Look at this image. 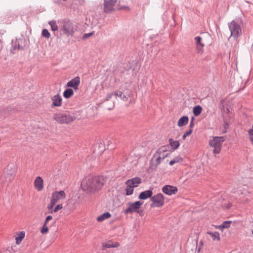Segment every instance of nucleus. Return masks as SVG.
Instances as JSON below:
<instances>
[{
    "label": "nucleus",
    "instance_id": "1",
    "mask_svg": "<svg viewBox=\"0 0 253 253\" xmlns=\"http://www.w3.org/2000/svg\"><path fill=\"white\" fill-rule=\"evenodd\" d=\"M106 183V179L102 176H86L81 183V187L83 191L87 193H92L101 189Z\"/></svg>",
    "mask_w": 253,
    "mask_h": 253
},
{
    "label": "nucleus",
    "instance_id": "2",
    "mask_svg": "<svg viewBox=\"0 0 253 253\" xmlns=\"http://www.w3.org/2000/svg\"><path fill=\"white\" fill-rule=\"evenodd\" d=\"M169 155V152L165 146L159 148L154 154L151 161L150 168L155 169L156 167Z\"/></svg>",
    "mask_w": 253,
    "mask_h": 253
},
{
    "label": "nucleus",
    "instance_id": "3",
    "mask_svg": "<svg viewBox=\"0 0 253 253\" xmlns=\"http://www.w3.org/2000/svg\"><path fill=\"white\" fill-rule=\"evenodd\" d=\"M76 119L75 115L66 113H56L53 116V119L60 124H69Z\"/></svg>",
    "mask_w": 253,
    "mask_h": 253
},
{
    "label": "nucleus",
    "instance_id": "4",
    "mask_svg": "<svg viewBox=\"0 0 253 253\" xmlns=\"http://www.w3.org/2000/svg\"><path fill=\"white\" fill-rule=\"evenodd\" d=\"M228 28L231 32V37L237 40L238 38L242 35V30L241 26L235 20H232L228 24Z\"/></svg>",
    "mask_w": 253,
    "mask_h": 253
},
{
    "label": "nucleus",
    "instance_id": "5",
    "mask_svg": "<svg viewBox=\"0 0 253 253\" xmlns=\"http://www.w3.org/2000/svg\"><path fill=\"white\" fill-rule=\"evenodd\" d=\"M142 204L143 202L140 201H136L134 203H128L127 204V207L125 210L124 212L125 214L137 212L139 214H141L143 212V211L139 210V208Z\"/></svg>",
    "mask_w": 253,
    "mask_h": 253
},
{
    "label": "nucleus",
    "instance_id": "6",
    "mask_svg": "<svg viewBox=\"0 0 253 253\" xmlns=\"http://www.w3.org/2000/svg\"><path fill=\"white\" fill-rule=\"evenodd\" d=\"M225 139L224 137L215 136L213 137L212 139L210 140L209 144L212 147H214L213 151V153L218 154L220 153L221 149V146L222 143L224 141Z\"/></svg>",
    "mask_w": 253,
    "mask_h": 253
},
{
    "label": "nucleus",
    "instance_id": "7",
    "mask_svg": "<svg viewBox=\"0 0 253 253\" xmlns=\"http://www.w3.org/2000/svg\"><path fill=\"white\" fill-rule=\"evenodd\" d=\"M16 172V168L14 166L8 165L4 174L3 182L10 183L14 179Z\"/></svg>",
    "mask_w": 253,
    "mask_h": 253
},
{
    "label": "nucleus",
    "instance_id": "8",
    "mask_svg": "<svg viewBox=\"0 0 253 253\" xmlns=\"http://www.w3.org/2000/svg\"><path fill=\"white\" fill-rule=\"evenodd\" d=\"M66 194L64 191H55L52 194L50 204L48 206V210H51L58 201L65 199Z\"/></svg>",
    "mask_w": 253,
    "mask_h": 253
},
{
    "label": "nucleus",
    "instance_id": "9",
    "mask_svg": "<svg viewBox=\"0 0 253 253\" xmlns=\"http://www.w3.org/2000/svg\"><path fill=\"white\" fill-rule=\"evenodd\" d=\"M151 207L160 208L164 205V197L162 193H158L151 198Z\"/></svg>",
    "mask_w": 253,
    "mask_h": 253
},
{
    "label": "nucleus",
    "instance_id": "10",
    "mask_svg": "<svg viewBox=\"0 0 253 253\" xmlns=\"http://www.w3.org/2000/svg\"><path fill=\"white\" fill-rule=\"evenodd\" d=\"M61 30L68 36H73L74 32L72 24L68 20L63 21Z\"/></svg>",
    "mask_w": 253,
    "mask_h": 253
},
{
    "label": "nucleus",
    "instance_id": "11",
    "mask_svg": "<svg viewBox=\"0 0 253 253\" xmlns=\"http://www.w3.org/2000/svg\"><path fill=\"white\" fill-rule=\"evenodd\" d=\"M117 0H104V11L105 13H110L114 10L115 6Z\"/></svg>",
    "mask_w": 253,
    "mask_h": 253
},
{
    "label": "nucleus",
    "instance_id": "12",
    "mask_svg": "<svg viewBox=\"0 0 253 253\" xmlns=\"http://www.w3.org/2000/svg\"><path fill=\"white\" fill-rule=\"evenodd\" d=\"M162 191L167 195H172V194H176L178 191V189L176 187L166 185L163 187Z\"/></svg>",
    "mask_w": 253,
    "mask_h": 253
},
{
    "label": "nucleus",
    "instance_id": "13",
    "mask_svg": "<svg viewBox=\"0 0 253 253\" xmlns=\"http://www.w3.org/2000/svg\"><path fill=\"white\" fill-rule=\"evenodd\" d=\"M80 84V78L79 77H76L70 81H69L66 86L67 87H72L75 90L78 89V86Z\"/></svg>",
    "mask_w": 253,
    "mask_h": 253
},
{
    "label": "nucleus",
    "instance_id": "14",
    "mask_svg": "<svg viewBox=\"0 0 253 253\" xmlns=\"http://www.w3.org/2000/svg\"><path fill=\"white\" fill-rule=\"evenodd\" d=\"M195 41L196 44V51L199 54L203 53L204 50L203 47L204 44L202 42V38L200 37L197 36L195 37Z\"/></svg>",
    "mask_w": 253,
    "mask_h": 253
},
{
    "label": "nucleus",
    "instance_id": "15",
    "mask_svg": "<svg viewBox=\"0 0 253 253\" xmlns=\"http://www.w3.org/2000/svg\"><path fill=\"white\" fill-rule=\"evenodd\" d=\"M51 100L52 103L51 105V107L52 108L55 107H60L62 105V98L59 94L54 95L52 97Z\"/></svg>",
    "mask_w": 253,
    "mask_h": 253
},
{
    "label": "nucleus",
    "instance_id": "16",
    "mask_svg": "<svg viewBox=\"0 0 253 253\" xmlns=\"http://www.w3.org/2000/svg\"><path fill=\"white\" fill-rule=\"evenodd\" d=\"M141 182V179L139 177H134L126 181V184H129L133 187H136Z\"/></svg>",
    "mask_w": 253,
    "mask_h": 253
},
{
    "label": "nucleus",
    "instance_id": "17",
    "mask_svg": "<svg viewBox=\"0 0 253 253\" xmlns=\"http://www.w3.org/2000/svg\"><path fill=\"white\" fill-rule=\"evenodd\" d=\"M43 181L40 176H38L34 181V186L36 189L38 191H41L43 189Z\"/></svg>",
    "mask_w": 253,
    "mask_h": 253
},
{
    "label": "nucleus",
    "instance_id": "18",
    "mask_svg": "<svg viewBox=\"0 0 253 253\" xmlns=\"http://www.w3.org/2000/svg\"><path fill=\"white\" fill-rule=\"evenodd\" d=\"M153 192L152 189L143 191L140 193L138 198L140 200H146L152 197Z\"/></svg>",
    "mask_w": 253,
    "mask_h": 253
},
{
    "label": "nucleus",
    "instance_id": "19",
    "mask_svg": "<svg viewBox=\"0 0 253 253\" xmlns=\"http://www.w3.org/2000/svg\"><path fill=\"white\" fill-rule=\"evenodd\" d=\"M189 121V118L187 116H183L181 117L177 122V126L181 127L187 125Z\"/></svg>",
    "mask_w": 253,
    "mask_h": 253
},
{
    "label": "nucleus",
    "instance_id": "20",
    "mask_svg": "<svg viewBox=\"0 0 253 253\" xmlns=\"http://www.w3.org/2000/svg\"><path fill=\"white\" fill-rule=\"evenodd\" d=\"M114 95L116 97H119L121 99L124 101H126L128 100L129 95H125L123 92L121 91H117L114 92Z\"/></svg>",
    "mask_w": 253,
    "mask_h": 253
},
{
    "label": "nucleus",
    "instance_id": "21",
    "mask_svg": "<svg viewBox=\"0 0 253 253\" xmlns=\"http://www.w3.org/2000/svg\"><path fill=\"white\" fill-rule=\"evenodd\" d=\"M21 49H22V47L20 45L19 41L16 40L15 42H12V49L11 52L13 53H15L14 50Z\"/></svg>",
    "mask_w": 253,
    "mask_h": 253
},
{
    "label": "nucleus",
    "instance_id": "22",
    "mask_svg": "<svg viewBox=\"0 0 253 253\" xmlns=\"http://www.w3.org/2000/svg\"><path fill=\"white\" fill-rule=\"evenodd\" d=\"M207 234L211 237L213 241L217 240L219 241L220 240L219 234L217 232H212L209 231L207 232Z\"/></svg>",
    "mask_w": 253,
    "mask_h": 253
},
{
    "label": "nucleus",
    "instance_id": "23",
    "mask_svg": "<svg viewBox=\"0 0 253 253\" xmlns=\"http://www.w3.org/2000/svg\"><path fill=\"white\" fill-rule=\"evenodd\" d=\"M111 216V214L109 212H107L99 215L97 218V220L98 222H101L106 219L109 218Z\"/></svg>",
    "mask_w": 253,
    "mask_h": 253
},
{
    "label": "nucleus",
    "instance_id": "24",
    "mask_svg": "<svg viewBox=\"0 0 253 253\" xmlns=\"http://www.w3.org/2000/svg\"><path fill=\"white\" fill-rule=\"evenodd\" d=\"M169 141L171 148L174 150H175L179 147L180 144L178 141H174L173 139L169 138Z\"/></svg>",
    "mask_w": 253,
    "mask_h": 253
},
{
    "label": "nucleus",
    "instance_id": "25",
    "mask_svg": "<svg viewBox=\"0 0 253 253\" xmlns=\"http://www.w3.org/2000/svg\"><path fill=\"white\" fill-rule=\"evenodd\" d=\"M25 237V232L22 231L18 235L17 237L15 238L16 243L17 245H19L21 243L23 239Z\"/></svg>",
    "mask_w": 253,
    "mask_h": 253
},
{
    "label": "nucleus",
    "instance_id": "26",
    "mask_svg": "<svg viewBox=\"0 0 253 253\" xmlns=\"http://www.w3.org/2000/svg\"><path fill=\"white\" fill-rule=\"evenodd\" d=\"M74 93L73 90L71 88L66 89L63 92V96L65 98H70Z\"/></svg>",
    "mask_w": 253,
    "mask_h": 253
},
{
    "label": "nucleus",
    "instance_id": "27",
    "mask_svg": "<svg viewBox=\"0 0 253 253\" xmlns=\"http://www.w3.org/2000/svg\"><path fill=\"white\" fill-rule=\"evenodd\" d=\"M202 108L200 105H197L193 108V112L195 116H199L202 112Z\"/></svg>",
    "mask_w": 253,
    "mask_h": 253
},
{
    "label": "nucleus",
    "instance_id": "28",
    "mask_svg": "<svg viewBox=\"0 0 253 253\" xmlns=\"http://www.w3.org/2000/svg\"><path fill=\"white\" fill-rule=\"evenodd\" d=\"M48 24L51 27V29L53 31H55L58 30V26L57 25L56 22L55 20H51L48 22Z\"/></svg>",
    "mask_w": 253,
    "mask_h": 253
},
{
    "label": "nucleus",
    "instance_id": "29",
    "mask_svg": "<svg viewBox=\"0 0 253 253\" xmlns=\"http://www.w3.org/2000/svg\"><path fill=\"white\" fill-rule=\"evenodd\" d=\"M120 245L119 243L116 242L115 243H108L103 245L104 248H116L119 247Z\"/></svg>",
    "mask_w": 253,
    "mask_h": 253
},
{
    "label": "nucleus",
    "instance_id": "30",
    "mask_svg": "<svg viewBox=\"0 0 253 253\" xmlns=\"http://www.w3.org/2000/svg\"><path fill=\"white\" fill-rule=\"evenodd\" d=\"M231 221H225L223 222V223L218 226V228L219 229H222L223 228H228L230 227Z\"/></svg>",
    "mask_w": 253,
    "mask_h": 253
},
{
    "label": "nucleus",
    "instance_id": "31",
    "mask_svg": "<svg viewBox=\"0 0 253 253\" xmlns=\"http://www.w3.org/2000/svg\"><path fill=\"white\" fill-rule=\"evenodd\" d=\"M127 186L126 188V195H131L132 194L133 192V188L131 185L129 184H126Z\"/></svg>",
    "mask_w": 253,
    "mask_h": 253
},
{
    "label": "nucleus",
    "instance_id": "32",
    "mask_svg": "<svg viewBox=\"0 0 253 253\" xmlns=\"http://www.w3.org/2000/svg\"><path fill=\"white\" fill-rule=\"evenodd\" d=\"M42 34L43 37H45L46 39H49L50 37V33L46 29H44L42 30Z\"/></svg>",
    "mask_w": 253,
    "mask_h": 253
},
{
    "label": "nucleus",
    "instance_id": "33",
    "mask_svg": "<svg viewBox=\"0 0 253 253\" xmlns=\"http://www.w3.org/2000/svg\"><path fill=\"white\" fill-rule=\"evenodd\" d=\"M63 206L62 204L58 205L53 210V208L51 210H49V213H52L53 212H56L59 210L62 209Z\"/></svg>",
    "mask_w": 253,
    "mask_h": 253
},
{
    "label": "nucleus",
    "instance_id": "34",
    "mask_svg": "<svg viewBox=\"0 0 253 253\" xmlns=\"http://www.w3.org/2000/svg\"><path fill=\"white\" fill-rule=\"evenodd\" d=\"M46 225H47V223H45L44 222V223L42 226V228L41 229V232L43 234L46 233L48 231V228Z\"/></svg>",
    "mask_w": 253,
    "mask_h": 253
},
{
    "label": "nucleus",
    "instance_id": "35",
    "mask_svg": "<svg viewBox=\"0 0 253 253\" xmlns=\"http://www.w3.org/2000/svg\"><path fill=\"white\" fill-rule=\"evenodd\" d=\"M248 133L250 141L253 145V125L252 126V128L248 130Z\"/></svg>",
    "mask_w": 253,
    "mask_h": 253
},
{
    "label": "nucleus",
    "instance_id": "36",
    "mask_svg": "<svg viewBox=\"0 0 253 253\" xmlns=\"http://www.w3.org/2000/svg\"><path fill=\"white\" fill-rule=\"evenodd\" d=\"M192 132V130L191 129H189V130L187 131L186 133H185L182 136V139L184 140L186 136L190 135Z\"/></svg>",
    "mask_w": 253,
    "mask_h": 253
},
{
    "label": "nucleus",
    "instance_id": "37",
    "mask_svg": "<svg viewBox=\"0 0 253 253\" xmlns=\"http://www.w3.org/2000/svg\"><path fill=\"white\" fill-rule=\"evenodd\" d=\"M178 162H179V159L178 158H176L175 159H173V160L170 161V162H169V165L170 166H172L174 164H175L176 163H178Z\"/></svg>",
    "mask_w": 253,
    "mask_h": 253
},
{
    "label": "nucleus",
    "instance_id": "38",
    "mask_svg": "<svg viewBox=\"0 0 253 253\" xmlns=\"http://www.w3.org/2000/svg\"><path fill=\"white\" fill-rule=\"evenodd\" d=\"M93 33H87V34H84L83 36V39H87V38L89 37L90 36H91V35H92Z\"/></svg>",
    "mask_w": 253,
    "mask_h": 253
},
{
    "label": "nucleus",
    "instance_id": "39",
    "mask_svg": "<svg viewBox=\"0 0 253 253\" xmlns=\"http://www.w3.org/2000/svg\"><path fill=\"white\" fill-rule=\"evenodd\" d=\"M52 219V216L51 215H48L46 219H45V220L44 221V223H47V222L51 219Z\"/></svg>",
    "mask_w": 253,
    "mask_h": 253
},
{
    "label": "nucleus",
    "instance_id": "40",
    "mask_svg": "<svg viewBox=\"0 0 253 253\" xmlns=\"http://www.w3.org/2000/svg\"><path fill=\"white\" fill-rule=\"evenodd\" d=\"M113 95H114V93L111 94H108L106 97L105 100H109L112 97Z\"/></svg>",
    "mask_w": 253,
    "mask_h": 253
},
{
    "label": "nucleus",
    "instance_id": "41",
    "mask_svg": "<svg viewBox=\"0 0 253 253\" xmlns=\"http://www.w3.org/2000/svg\"><path fill=\"white\" fill-rule=\"evenodd\" d=\"M201 247H196V250L197 251L198 253H200V251H201Z\"/></svg>",
    "mask_w": 253,
    "mask_h": 253
},
{
    "label": "nucleus",
    "instance_id": "42",
    "mask_svg": "<svg viewBox=\"0 0 253 253\" xmlns=\"http://www.w3.org/2000/svg\"><path fill=\"white\" fill-rule=\"evenodd\" d=\"M204 243L202 241H201L199 243V247H202L203 246Z\"/></svg>",
    "mask_w": 253,
    "mask_h": 253
},
{
    "label": "nucleus",
    "instance_id": "43",
    "mask_svg": "<svg viewBox=\"0 0 253 253\" xmlns=\"http://www.w3.org/2000/svg\"><path fill=\"white\" fill-rule=\"evenodd\" d=\"M223 111L224 112H226L227 113L229 112V110L228 108L224 109Z\"/></svg>",
    "mask_w": 253,
    "mask_h": 253
},
{
    "label": "nucleus",
    "instance_id": "44",
    "mask_svg": "<svg viewBox=\"0 0 253 253\" xmlns=\"http://www.w3.org/2000/svg\"><path fill=\"white\" fill-rule=\"evenodd\" d=\"M194 126V123L193 122H190V127H192Z\"/></svg>",
    "mask_w": 253,
    "mask_h": 253
},
{
    "label": "nucleus",
    "instance_id": "45",
    "mask_svg": "<svg viewBox=\"0 0 253 253\" xmlns=\"http://www.w3.org/2000/svg\"><path fill=\"white\" fill-rule=\"evenodd\" d=\"M194 117H192L191 119V122H194Z\"/></svg>",
    "mask_w": 253,
    "mask_h": 253
},
{
    "label": "nucleus",
    "instance_id": "46",
    "mask_svg": "<svg viewBox=\"0 0 253 253\" xmlns=\"http://www.w3.org/2000/svg\"><path fill=\"white\" fill-rule=\"evenodd\" d=\"M251 232H252V234L253 235V228H252L251 229Z\"/></svg>",
    "mask_w": 253,
    "mask_h": 253
},
{
    "label": "nucleus",
    "instance_id": "47",
    "mask_svg": "<svg viewBox=\"0 0 253 253\" xmlns=\"http://www.w3.org/2000/svg\"><path fill=\"white\" fill-rule=\"evenodd\" d=\"M225 123L226 125L228 126V124H227V123L226 122V121H225Z\"/></svg>",
    "mask_w": 253,
    "mask_h": 253
},
{
    "label": "nucleus",
    "instance_id": "48",
    "mask_svg": "<svg viewBox=\"0 0 253 253\" xmlns=\"http://www.w3.org/2000/svg\"><path fill=\"white\" fill-rule=\"evenodd\" d=\"M121 72L123 73L124 72L123 71H121Z\"/></svg>",
    "mask_w": 253,
    "mask_h": 253
},
{
    "label": "nucleus",
    "instance_id": "49",
    "mask_svg": "<svg viewBox=\"0 0 253 253\" xmlns=\"http://www.w3.org/2000/svg\"><path fill=\"white\" fill-rule=\"evenodd\" d=\"M110 149H112V148H113V147H110Z\"/></svg>",
    "mask_w": 253,
    "mask_h": 253
},
{
    "label": "nucleus",
    "instance_id": "50",
    "mask_svg": "<svg viewBox=\"0 0 253 253\" xmlns=\"http://www.w3.org/2000/svg\"><path fill=\"white\" fill-rule=\"evenodd\" d=\"M1 115V113L0 112V115Z\"/></svg>",
    "mask_w": 253,
    "mask_h": 253
},
{
    "label": "nucleus",
    "instance_id": "51",
    "mask_svg": "<svg viewBox=\"0 0 253 253\" xmlns=\"http://www.w3.org/2000/svg\"><path fill=\"white\" fill-rule=\"evenodd\" d=\"M252 228H253V227H252Z\"/></svg>",
    "mask_w": 253,
    "mask_h": 253
}]
</instances>
